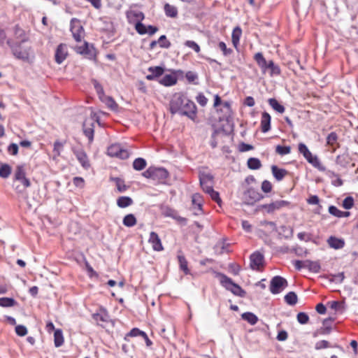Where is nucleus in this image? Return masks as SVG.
<instances>
[{
  "mask_svg": "<svg viewBox=\"0 0 358 358\" xmlns=\"http://www.w3.org/2000/svg\"><path fill=\"white\" fill-rule=\"evenodd\" d=\"M158 43L162 48H169L171 45L170 42L166 40V37L164 35H162L159 37Z\"/></svg>",
  "mask_w": 358,
  "mask_h": 358,
  "instance_id": "58",
  "label": "nucleus"
},
{
  "mask_svg": "<svg viewBox=\"0 0 358 358\" xmlns=\"http://www.w3.org/2000/svg\"><path fill=\"white\" fill-rule=\"evenodd\" d=\"M123 224L128 227H133L136 224V219L133 214H128L124 217Z\"/></svg>",
  "mask_w": 358,
  "mask_h": 358,
  "instance_id": "31",
  "label": "nucleus"
},
{
  "mask_svg": "<svg viewBox=\"0 0 358 358\" xmlns=\"http://www.w3.org/2000/svg\"><path fill=\"white\" fill-rule=\"evenodd\" d=\"M271 116L266 113L264 112L262 115L261 128L263 132H267L270 129Z\"/></svg>",
  "mask_w": 358,
  "mask_h": 358,
  "instance_id": "17",
  "label": "nucleus"
},
{
  "mask_svg": "<svg viewBox=\"0 0 358 358\" xmlns=\"http://www.w3.org/2000/svg\"><path fill=\"white\" fill-rule=\"evenodd\" d=\"M218 46L224 55H229V54H231V50L228 49L227 48L226 44L224 42H220Z\"/></svg>",
  "mask_w": 358,
  "mask_h": 358,
  "instance_id": "62",
  "label": "nucleus"
},
{
  "mask_svg": "<svg viewBox=\"0 0 358 358\" xmlns=\"http://www.w3.org/2000/svg\"><path fill=\"white\" fill-rule=\"evenodd\" d=\"M287 286V281L281 276H275L272 278L270 285V291L275 294L280 293Z\"/></svg>",
  "mask_w": 358,
  "mask_h": 358,
  "instance_id": "6",
  "label": "nucleus"
},
{
  "mask_svg": "<svg viewBox=\"0 0 358 358\" xmlns=\"http://www.w3.org/2000/svg\"><path fill=\"white\" fill-rule=\"evenodd\" d=\"M262 190L265 193H268L272 189V185L268 180H264L262 183Z\"/></svg>",
  "mask_w": 358,
  "mask_h": 358,
  "instance_id": "55",
  "label": "nucleus"
},
{
  "mask_svg": "<svg viewBox=\"0 0 358 358\" xmlns=\"http://www.w3.org/2000/svg\"><path fill=\"white\" fill-rule=\"evenodd\" d=\"M285 300L287 304L294 306L297 303V296L294 292H290L285 296Z\"/></svg>",
  "mask_w": 358,
  "mask_h": 358,
  "instance_id": "34",
  "label": "nucleus"
},
{
  "mask_svg": "<svg viewBox=\"0 0 358 358\" xmlns=\"http://www.w3.org/2000/svg\"><path fill=\"white\" fill-rule=\"evenodd\" d=\"M260 224L270 232L276 231V225L273 222L262 221L260 222Z\"/></svg>",
  "mask_w": 358,
  "mask_h": 358,
  "instance_id": "47",
  "label": "nucleus"
},
{
  "mask_svg": "<svg viewBox=\"0 0 358 358\" xmlns=\"http://www.w3.org/2000/svg\"><path fill=\"white\" fill-rule=\"evenodd\" d=\"M72 26H75L76 28L75 29L76 30V34H79V33H84V30H83V27L80 25V23L79 22V20H76V19H73L71 22V27Z\"/></svg>",
  "mask_w": 358,
  "mask_h": 358,
  "instance_id": "52",
  "label": "nucleus"
},
{
  "mask_svg": "<svg viewBox=\"0 0 358 358\" xmlns=\"http://www.w3.org/2000/svg\"><path fill=\"white\" fill-rule=\"evenodd\" d=\"M100 99L112 110H116L117 109L118 106L112 97L104 95V96H102Z\"/></svg>",
  "mask_w": 358,
  "mask_h": 358,
  "instance_id": "21",
  "label": "nucleus"
},
{
  "mask_svg": "<svg viewBox=\"0 0 358 358\" xmlns=\"http://www.w3.org/2000/svg\"><path fill=\"white\" fill-rule=\"evenodd\" d=\"M149 243L152 244L153 250L156 251H161L164 249L161 240L155 232L150 233Z\"/></svg>",
  "mask_w": 358,
  "mask_h": 358,
  "instance_id": "15",
  "label": "nucleus"
},
{
  "mask_svg": "<svg viewBox=\"0 0 358 358\" xmlns=\"http://www.w3.org/2000/svg\"><path fill=\"white\" fill-rule=\"evenodd\" d=\"M178 259L180 269L182 270L185 274H188L189 269L187 267V262L185 257L182 254H178Z\"/></svg>",
  "mask_w": 358,
  "mask_h": 358,
  "instance_id": "32",
  "label": "nucleus"
},
{
  "mask_svg": "<svg viewBox=\"0 0 358 358\" xmlns=\"http://www.w3.org/2000/svg\"><path fill=\"white\" fill-rule=\"evenodd\" d=\"M14 35L15 38L17 40H19L21 43L27 41V37L25 34L24 31L18 26H15L14 27Z\"/></svg>",
  "mask_w": 358,
  "mask_h": 358,
  "instance_id": "20",
  "label": "nucleus"
},
{
  "mask_svg": "<svg viewBox=\"0 0 358 358\" xmlns=\"http://www.w3.org/2000/svg\"><path fill=\"white\" fill-rule=\"evenodd\" d=\"M110 180L115 182L117 189L119 192H124L128 189L122 179L119 178H111Z\"/></svg>",
  "mask_w": 358,
  "mask_h": 358,
  "instance_id": "26",
  "label": "nucleus"
},
{
  "mask_svg": "<svg viewBox=\"0 0 358 358\" xmlns=\"http://www.w3.org/2000/svg\"><path fill=\"white\" fill-rule=\"evenodd\" d=\"M220 283L233 294L239 296H244L245 292L237 284L234 283L231 278L222 273L218 274Z\"/></svg>",
  "mask_w": 358,
  "mask_h": 358,
  "instance_id": "3",
  "label": "nucleus"
},
{
  "mask_svg": "<svg viewBox=\"0 0 358 358\" xmlns=\"http://www.w3.org/2000/svg\"><path fill=\"white\" fill-rule=\"evenodd\" d=\"M271 170L277 180H281L287 173L286 170L278 169L276 166H272Z\"/></svg>",
  "mask_w": 358,
  "mask_h": 358,
  "instance_id": "27",
  "label": "nucleus"
},
{
  "mask_svg": "<svg viewBox=\"0 0 358 358\" xmlns=\"http://www.w3.org/2000/svg\"><path fill=\"white\" fill-rule=\"evenodd\" d=\"M303 266L305 268H308L310 271L314 273H319L320 271V265L317 262L306 260Z\"/></svg>",
  "mask_w": 358,
  "mask_h": 358,
  "instance_id": "22",
  "label": "nucleus"
},
{
  "mask_svg": "<svg viewBox=\"0 0 358 358\" xmlns=\"http://www.w3.org/2000/svg\"><path fill=\"white\" fill-rule=\"evenodd\" d=\"M275 151L278 154L280 155H285L290 153L291 148L289 146L277 145Z\"/></svg>",
  "mask_w": 358,
  "mask_h": 358,
  "instance_id": "48",
  "label": "nucleus"
},
{
  "mask_svg": "<svg viewBox=\"0 0 358 358\" xmlns=\"http://www.w3.org/2000/svg\"><path fill=\"white\" fill-rule=\"evenodd\" d=\"M7 44L10 46L13 56L24 62L31 63L34 59V52L29 45H24L21 43L13 45L10 40L7 41Z\"/></svg>",
  "mask_w": 358,
  "mask_h": 358,
  "instance_id": "2",
  "label": "nucleus"
},
{
  "mask_svg": "<svg viewBox=\"0 0 358 358\" xmlns=\"http://www.w3.org/2000/svg\"><path fill=\"white\" fill-rule=\"evenodd\" d=\"M54 340H55V345L56 347H59L63 344L64 338H63L62 332L61 330L57 329L55 331Z\"/></svg>",
  "mask_w": 358,
  "mask_h": 358,
  "instance_id": "35",
  "label": "nucleus"
},
{
  "mask_svg": "<svg viewBox=\"0 0 358 358\" xmlns=\"http://www.w3.org/2000/svg\"><path fill=\"white\" fill-rule=\"evenodd\" d=\"M133 203L132 199L129 196H120L117 199V205L120 208H126Z\"/></svg>",
  "mask_w": 358,
  "mask_h": 358,
  "instance_id": "24",
  "label": "nucleus"
},
{
  "mask_svg": "<svg viewBox=\"0 0 358 358\" xmlns=\"http://www.w3.org/2000/svg\"><path fill=\"white\" fill-rule=\"evenodd\" d=\"M329 212L332 215H334L337 217H349L350 215V213L348 211H341L339 209H338L336 206H331L329 208Z\"/></svg>",
  "mask_w": 358,
  "mask_h": 358,
  "instance_id": "18",
  "label": "nucleus"
},
{
  "mask_svg": "<svg viewBox=\"0 0 358 358\" xmlns=\"http://www.w3.org/2000/svg\"><path fill=\"white\" fill-rule=\"evenodd\" d=\"M185 45L191 48L194 50L196 52H199L200 51V48L197 43L192 41H187L185 42Z\"/></svg>",
  "mask_w": 358,
  "mask_h": 358,
  "instance_id": "60",
  "label": "nucleus"
},
{
  "mask_svg": "<svg viewBox=\"0 0 358 358\" xmlns=\"http://www.w3.org/2000/svg\"><path fill=\"white\" fill-rule=\"evenodd\" d=\"M206 188H207V191L206 192L208 193L210 196V197L212 198L213 200L216 201L220 206L221 199L219 196V193L215 191L213 189V187H207Z\"/></svg>",
  "mask_w": 358,
  "mask_h": 358,
  "instance_id": "38",
  "label": "nucleus"
},
{
  "mask_svg": "<svg viewBox=\"0 0 358 358\" xmlns=\"http://www.w3.org/2000/svg\"><path fill=\"white\" fill-rule=\"evenodd\" d=\"M148 71L151 72L155 78L162 76L164 71V69L161 66L150 67Z\"/></svg>",
  "mask_w": 358,
  "mask_h": 358,
  "instance_id": "49",
  "label": "nucleus"
},
{
  "mask_svg": "<svg viewBox=\"0 0 358 358\" xmlns=\"http://www.w3.org/2000/svg\"><path fill=\"white\" fill-rule=\"evenodd\" d=\"M16 304V301L13 298L2 297L0 298V306L12 307Z\"/></svg>",
  "mask_w": 358,
  "mask_h": 358,
  "instance_id": "36",
  "label": "nucleus"
},
{
  "mask_svg": "<svg viewBox=\"0 0 358 358\" xmlns=\"http://www.w3.org/2000/svg\"><path fill=\"white\" fill-rule=\"evenodd\" d=\"M343 207L345 208V209H350L353 207L354 206V199L352 196H348L346 197L343 201V204H342Z\"/></svg>",
  "mask_w": 358,
  "mask_h": 358,
  "instance_id": "50",
  "label": "nucleus"
},
{
  "mask_svg": "<svg viewBox=\"0 0 358 358\" xmlns=\"http://www.w3.org/2000/svg\"><path fill=\"white\" fill-rule=\"evenodd\" d=\"M289 202L285 200H278L270 203L261 205L259 209H264L267 213L272 214L276 210H279L283 208L288 207Z\"/></svg>",
  "mask_w": 358,
  "mask_h": 358,
  "instance_id": "5",
  "label": "nucleus"
},
{
  "mask_svg": "<svg viewBox=\"0 0 358 358\" xmlns=\"http://www.w3.org/2000/svg\"><path fill=\"white\" fill-rule=\"evenodd\" d=\"M136 30L140 34H146L148 32L146 27L143 24H142L141 22L136 23Z\"/></svg>",
  "mask_w": 358,
  "mask_h": 358,
  "instance_id": "59",
  "label": "nucleus"
},
{
  "mask_svg": "<svg viewBox=\"0 0 358 358\" xmlns=\"http://www.w3.org/2000/svg\"><path fill=\"white\" fill-rule=\"evenodd\" d=\"M242 318L248 322L252 325L255 324L258 320L257 317L252 313H245L242 314Z\"/></svg>",
  "mask_w": 358,
  "mask_h": 358,
  "instance_id": "33",
  "label": "nucleus"
},
{
  "mask_svg": "<svg viewBox=\"0 0 358 358\" xmlns=\"http://www.w3.org/2000/svg\"><path fill=\"white\" fill-rule=\"evenodd\" d=\"M142 335H145L144 331H141L138 328H134L125 336L124 340H127L128 337H135L138 336H142Z\"/></svg>",
  "mask_w": 358,
  "mask_h": 358,
  "instance_id": "45",
  "label": "nucleus"
},
{
  "mask_svg": "<svg viewBox=\"0 0 358 358\" xmlns=\"http://www.w3.org/2000/svg\"><path fill=\"white\" fill-rule=\"evenodd\" d=\"M108 155L111 157H116L122 159L129 157L128 151L122 149L120 144H113L108 147Z\"/></svg>",
  "mask_w": 358,
  "mask_h": 358,
  "instance_id": "7",
  "label": "nucleus"
},
{
  "mask_svg": "<svg viewBox=\"0 0 358 358\" xmlns=\"http://www.w3.org/2000/svg\"><path fill=\"white\" fill-rule=\"evenodd\" d=\"M254 59L261 69L262 73L265 74L268 69L269 61H266L261 52L256 53Z\"/></svg>",
  "mask_w": 358,
  "mask_h": 358,
  "instance_id": "12",
  "label": "nucleus"
},
{
  "mask_svg": "<svg viewBox=\"0 0 358 358\" xmlns=\"http://www.w3.org/2000/svg\"><path fill=\"white\" fill-rule=\"evenodd\" d=\"M263 198L264 196L262 194L252 188L248 189L244 194L245 202L248 205H252Z\"/></svg>",
  "mask_w": 358,
  "mask_h": 358,
  "instance_id": "8",
  "label": "nucleus"
},
{
  "mask_svg": "<svg viewBox=\"0 0 358 358\" xmlns=\"http://www.w3.org/2000/svg\"><path fill=\"white\" fill-rule=\"evenodd\" d=\"M268 103L270 106L278 113H282L285 111L284 106L280 104L276 99H269Z\"/></svg>",
  "mask_w": 358,
  "mask_h": 358,
  "instance_id": "37",
  "label": "nucleus"
},
{
  "mask_svg": "<svg viewBox=\"0 0 358 358\" xmlns=\"http://www.w3.org/2000/svg\"><path fill=\"white\" fill-rule=\"evenodd\" d=\"M192 201L194 205L198 206L199 210H201V196L199 194H193Z\"/></svg>",
  "mask_w": 358,
  "mask_h": 358,
  "instance_id": "51",
  "label": "nucleus"
},
{
  "mask_svg": "<svg viewBox=\"0 0 358 358\" xmlns=\"http://www.w3.org/2000/svg\"><path fill=\"white\" fill-rule=\"evenodd\" d=\"M336 162L342 166H345L349 163V157L346 153L339 155L336 157Z\"/></svg>",
  "mask_w": 358,
  "mask_h": 358,
  "instance_id": "39",
  "label": "nucleus"
},
{
  "mask_svg": "<svg viewBox=\"0 0 358 358\" xmlns=\"http://www.w3.org/2000/svg\"><path fill=\"white\" fill-rule=\"evenodd\" d=\"M176 78L173 75H166L160 80L159 83L164 86H171L176 84Z\"/></svg>",
  "mask_w": 358,
  "mask_h": 358,
  "instance_id": "23",
  "label": "nucleus"
},
{
  "mask_svg": "<svg viewBox=\"0 0 358 358\" xmlns=\"http://www.w3.org/2000/svg\"><path fill=\"white\" fill-rule=\"evenodd\" d=\"M64 144L60 141H55L54 143V149L53 152L55 153L53 156V159H55L56 157H59L61 154L62 150H63Z\"/></svg>",
  "mask_w": 358,
  "mask_h": 358,
  "instance_id": "43",
  "label": "nucleus"
},
{
  "mask_svg": "<svg viewBox=\"0 0 358 358\" xmlns=\"http://www.w3.org/2000/svg\"><path fill=\"white\" fill-rule=\"evenodd\" d=\"M242 31L238 27L234 29L231 36L232 43L234 47H237L239 43V40L241 36Z\"/></svg>",
  "mask_w": 358,
  "mask_h": 358,
  "instance_id": "25",
  "label": "nucleus"
},
{
  "mask_svg": "<svg viewBox=\"0 0 358 358\" xmlns=\"http://www.w3.org/2000/svg\"><path fill=\"white\" fill-rule=\"evenodd\" d=\"M268 71H269V74L271 76H279L281 72L279 66L275 64L272 60H269V66Z\"/></svg>",
  "mask_w": 358,
  "mask_h": 358,
  "instance_id": "30",
  "label": "nucleus"
},
{
  "mask_svg": "<svg viewBox=\"0 0 358 358\" xmlns=\"http://www.w3.org/2000/svg\"><path fill=\"white\" fill-rule=\"evenodd\" d=\"M92 120H86L83 123V131L85 136L88 138L90 142L93 141L94 137V121L96 118L95 114H92Z\"/></svg>",
  "mask_w": 358,
  "mask_h": 358,
  "instance_id": "9",
  "label": "nucleus"
},
{
  "mask_svg": "<svg viewBox=\"0 0 358 358\" xmlns=\"http://www.w3.org/2000/svg\"><path fill=\"white\" fill-rule=\"evenodd\" d=\"M164 11L166 15L170 17H176L178 15L177 8L169 3L164 5Z\"/></svg>",
  "mask_w": 358,
  "mask_h": 358,
  "instance_id": "28",
  "label": "nucleus"
},
{
  "mask_svg": "<svg viewBox=\"0 0 358 358\" xmlns=\"http://www.w3.org/2000/svg\"><path fill=\"white\" fill-rule=\"evenodd\" d=\"M77 52L80 54L87 55L90 52L89 50V45L85 42L83 45L77 47Z\"/></svg>",
  "mask_w": 358,
  "mask_h": 358,
  "instance_id": "57",
  "label": "nucleus"
},
{
  "mask_svg": "<svg viewBox=\"0 0 358 358\" xmlns=\"http://www.w3.org/2000/svg\"><path fill=\"white\" fill-rule=\"evenodd\" d=\"M11 173V168L8 164H2L0 166V177L6 178Z\"/></svg>",
  "mask_w": 358,
  "mask_h": 358,
  "instance_id": "40",
  "label": "nucleus"
},
{
  "mask_svg": "<svg viewBox=\"0 0 358 358\" xmlns=\"http://www.w3.org/2000/svg\"><path fill=\"white\" fill-rule=\"evenodd\" d=\"M196 101L202 106H206L208 102V99L203 94H198V96H196Z\"/></svg>",
  "mask_w": 358,
  "mask_h": 358,
  "instance_id": "63",
  "label": "nucleus"
},
{
  "mask_svg": "<svg viewBox=\"0 0 358 358\" xmlns=\"http://www.w3.org/2000/svg\"><path fill=\"white\" fill-rule=\"evenodd\" d=\"M299 152L302 154L305 159L313 166L322 169L320 167V162L317 156H313L304 143H300L299 144Z\"/></svg>",
  "mask_w": 358,
  "mask_h": 358,
  "instance_id": "4",
  "label": "nucleus"
},
{
  "mask_svg": "<svg viewBox=\"0 0 358 358\" xmlns=\"http://www.w3.org/2000/svg\"><path fill=\"white\" fill-rule=\"evenodd\" d=\"M199 180L201 186L205 192L207 191V187H213V176L209 173H200Z\"/></svg>",
  "mask_w": 358,
  "mask_h": 358,
  "instance_id": "13",
  "label": "nucleus"
},
{
  "mask_svg": "<svg viewBox=\"0 0 358 358\" xmlns=\"http://www.w3.org/2000/svg\"><path fill=\"white\" fill-rule=\"evenodd\" d=\"M92 83L99 95V99L104 96L105 94L101 85L95 79H92Z\"/></svg>",
  "mask_w": 358,
  "mask_h": 358,
  "instance_id": "44",
  "label": "nucleus"
},
{
  "mask_svg": "<svg viewBox=\"0 0 358 358\" xmlns=\"http://www.w3.org/2000/svg\"><path fill=\"white\" fill-rule=\"evenodd\" d=\"M73 152L76 156L77 159L79 161V162L84 168L87 169L90 167L88 157L84 150H83L82 149L73 150Z\"/></svg>",
  "mask_w": 358,
  "mask_h": 358,
  "instance_id": "14",
  "label": "nucleus"
},
{
  "mask_svg": "<svg viewBox=\"0 0 358 358\" xmlns=\"http://www.w3.org/2000/svg\"><path fill=\"white\" fill-rule=\"evenodd\" d=\"M76 28V27L75 26H72L71 27V32L73 34V38H75V40L78 42H80L82 40V38H83V33L76 34V30H75Z\"/></svg>",
  "mask_w": 358,
  "mask_h": 358,
  "instance_id": "64",
  "label": "nucleus"
},
{
  "mask_svg": "<svg viewBox=\"0 0 358 358\" xmlns=\"http://www.w3.org/2000/svg\"><path fill=\"white\" fill-rule=\"evenodd\" d=\"M338 139V136L336 133L331 132L329 134L327 138V142L330 145H334Z\"/></svg>",
  "mask_w": 358,
  "mask_h": 358,
  "instance_id": "54",
  "label": "nucleus"
},
{
  "mask_svg": "<svg viewBox=\"0 0 358 358\" xmlns=\"http://www.w3.org/2000/svg\"><path fill=\"white\" fill-rule=\"evenodd\" d=\"M329 347V342L323 340V341H318L317 343H316L315 348L316 350H321L323 348H327Z\"/></svg>",
  "mask_w": 358,
  "mask_h": 358,
  "instance_id": "61",
  "label": "nucleus"
},
{
  "mask_svg": "<svg viewBox=\"0 0 358 358\" xmlns=\"http://www.w3.org/2000/svg\"><path fill=\"white\" fill-rule=\"evenodd\" d=\"M248 166L250 169H258L261 167L262 164L260 161L257 158H250L248 160Z\"/></svg>",
  "mask_w": 358,
  "mask_h": 358,
  "instance_id": "42",
  "label": "nucleus"
},
{
  "mask_svg": "<svg viewBox=\"0 0 358 358\" xmlns=\"http://www.w3.org/2000/svg\"><path fill=\"white\" fill-rule=\"evenodd\" d=\"M146 165V161L143 158H137L133 162V168L136 171L144 169Z\"/></svg>",
  "mask_w": 358,
  "mask_h": 358,
  "instance_id": "29",
  "label": "nucleus"
},
{
  "mask_svg": "<svg viewBox=\"0 0 358 358\" xmlns=\"http://www.w3.org/2000/svg\"><path fill=\"white\" fill-rule=\"evenodd\" d=\"M25 177V171L23 166H17L15 172V178L16 180H19L22 178Z\"/></svg>",
  "mask_w": 358,
  "mask_h": 358,
  "instance_id": "46",
  "label": "nucleus"
},
{
  "mask_svg": "<svg viewBox=\"0 0 358 358\" xmlns=\"http://www.w3.org/2000/svg\"><path fill=\"white\" fill-rule=\"evenodd\" d=\"M171 113H180L194 119L196 115V106L194 102L180 94L173 96L170 102Z\"/></svg>",
  "mask_w": 358,
  "mask_h": 358,
  "instance_id": "1",
  "label": "nucleus"
},
{
  "mask_svg": "<svg viewBox=\"0 0 358 358\" xmlns=\"http://www.w3.org/2000/svg\"><path fill=\"white\" fill-rule=\"evenodd\" d=\"M15 332L18 336H24L27 334V329L23 325H17L15 327Z\"/></svg>",
  "mask_w": 358,
  "mask_h": 358,
  "instance_id": "56",
  "label": "nucleus"
},
{
  "mask_svg": "<svg viewBox=\"0 0 358 358\" xmlns=\"http://www.w3.org/2000/svg\"><path fill=\"white\" fill-rule=\"evenodd\" d=\"M264 256L259 252H254L250 256V267L253 270H259L263 266Z\"/></svg>",
  "mask_w": 358,
  "mask_h": 358,
  "instance_id": "10",
  "label": "nucleus"
},
{
  "mask_svg": "<svg viewBox=\"0 0 358 358\" xmlns=\"http://www.w3.org/2000/svg\"><path fill=\"white\" fill-rule=\"evenodd\" d=\"M327 243L329 245L334 249H341L345 245V241L343 239L338 238L335 236H330L328 240Z\"/></svg>",
  "mask_w": 358,
  "mask_h": 358,
  "instance_id": "16",
  "label": "nucleus"
},
{
  "mask_svg": "<svg viewBox=\"0 0 358 358\" xmlns=\"http://www.w3.org/2000/svg\"><path fill=\"white\" fill-rule=\"evenodd\" d=\"M309 317L305 313H299L297 315V320L300 324H305L308 322Z\"/></svg>",
  "mask_w": 358,
  "mask_h": 358,
  "instance_id": "53",
  "label": "nucleus"
},
{
  "mask_svg": "<svg viewBox=\"0 0 358 358\" xmlns=\"http://www.w3.org/2000/svg\"><path fill=\"white\" fill-rule=\"evenodd\" d=\"M68 55L67 46L64 44H60L55 52V61L57 64H62Z\"/></svg>",
  "mask_w": 358,
  "mask_h": 358,
  "instance_id": "11",
  "label": "nucleus"
},
{
  "mask_svg": "<svg viewBox=\"0 0 358 358\" xmlns=\"http://www.w3.org/2000/svg\"><path fill=\"white\" fill-rule=\"evenodd\" d=\"M169 173L167 171L162 168H154V179L164 180L167 178Z\"/></svg>",
  "mask_w": 358,
  "mask_h": 358,
  "instance_id": "19",
  "label": "nucleus"
},
{
  "mask_svg": "<svg viewBox=\"0 0 358 358\" xmlns=\"http://www.w3.org/2000/svg\"><path fill=\"white\" fill-rule=\"evenodd\" d=\"M17 181L20 182L22 185V187H21L20 185H17L15 187V189L17 191V192H22L24 190V189L29 187L30 185V182L29 179H27L26 177H24Z\"/></svg>",
  "mask_w": 358,
  "mask_h": 358,
  "instance_id": "41",
  "label": "nucleus"
}]
</instances>
